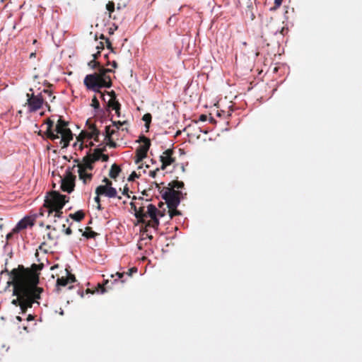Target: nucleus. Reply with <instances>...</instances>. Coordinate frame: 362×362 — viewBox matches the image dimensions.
I'll return each mask as SVG.
<instances>
[{"label": "nucleus", "mask_w": 362, "mask_h": 362, "mask_svg": "<svg viewBox=\"0 0 362 362\" xmlns=\"http://www.w3.org/2000/svg\"><path fill=\"white\" fill-rule=\"evenodd\" d=\"M53 117H58L57 124L55 125L54 129L59 132H61L65 136L68 137L71 140L74 138V134L71 130L69 127V122L66 121L62 117L59 115H53Z\"/></svg>", "instance_id": "7"}, {"label": "nucleus", "mask_w": 362, "mask_h": 362, "mask_svg": "<svg viewBox=\"0 0 362 362\" xmlns=\"http://www.w3.org/2000/svg\"><path fill=\"white\" fill-rule=\"evenodd\" d=\"M101 100L105 105L107 104V100H108L107 92H106L105 94V93L101 94Z\"/></svg>", "instance_id": "47"}, {"label": "nucleus", "mask_w": 362, "mask_h": 362, "mask_svg": "<svg viewBox=\"0 0 362 362\" xmlns=\"http://www.w3.org/2000/svg\"><path fill=\"white\" fill-rule=\"evenodd\" d=\"M79 231L82 233V235L86 239L95 238L98 233L95 232L91 228H87L85 231L82 229H79Z\"/></svg>", "instance_id": "24"}, {"label": "nucleus", "mask_w": 362, "mask_h": 362, "mask_svg": "<svg viewBox=\"0 0 362 362\" xmlns=\"http://www.w3.org/2000/svg\"><path fill=\"white\" fill-rule=\"evenodd\" d=\"M38 280L35 282L26 284V286H21V297L23 305L27 308H31L34 304L40 305L39 300L41 299V296L44 293L43 288L38 286Z\"/></svg>", "instance_id": "2"}, {"label": "nucleus", "mask_w": 362, "mask_h": 362, "mask_svg": "<svg viewBox=\"0 0 362 362\" xmlns=\"http://www.w3.org/2000/svg\"><path fill=\"white\" fill-rule=\"evenodd\" d=\"M129 205L131 206L132 210L134 212V216H135V218H142L144 216V211H143V209L138 208L136 206V204L134 202H131L129 203Z\"/></svg>", "instance_id": "25"}, {"label": "nucleus", "mask_w": 362, "mask_h": 362, "mask_svg": "<svg viewBox=\"0 0 362 362\" xmlns=\"http://www.w3.org/2000/svg\"><path fill=\"white\" fill-rule=\"evenodd\" d=\"M115 73L114 70L110 68L100 67L97 71L88 74L85 76L83 83L86 90L98 93L103 88H110L112 82L110 74Z\"/></svg>", "instance_id": "1"}, {"label": "nucleus", "mask_w": 362, "mask_h": 362, "mask_svg": "<svg viewBox=\"0 0 362 362\" xmlns=\"http://www.w3.org/2000/svg\"><path fill=\"white\" fill-rule=\"evenodd\" d=\"M113 28H107V33L110 35H112L114 34L115 31L118 29V25L115 23L112 24Z\"/></svg>", "instance_id": "37"}, {"label": "nucleus", "mask_w": 362, "mask_h": 362, "mask_svg": "<svg viewBox=\"0 0 362 362\" xmlns=\"http://www.w3.org/2000/svg\"><path fill=\"white\" fill-rule=\"evenodd\" d=\"M175 14H173L167 21V23L169 25H174L175 23V20H173V17Z\"/></svg>", "instance_id": "53"}, {"label": "nucleus", "mask_w": 362, "mask_h": 362, "mask_svg": "<svg viewBox=\"0 0 362 362\" xmlns=\"http://www.w3.org/2000/svg\"><path fill=\"white\" fill-rule=\"evenodd\" d=\"M111 278L113 279L112 281H110L111 285H109L110 281L107 280L106 281V287L107 288H112L111 286L117 283L118 281L124 284L127 281L126 273L125 272H116L114 274H111Z\"/></svg>", "instance_id": "13"}, {"label": "nucleus", "mask_w": 362, "mask_h": 362, "mask_svg": "<svg viewBox=\"0 0 362 362\" xmlns=\"http://www.w3.org/2000/svg\"><path fill=\"white\" fill-rule=\"evenodd\" d=\"M62 228H63V231L66 235H70L72 234V230L71 229L70 227H68L66 228L65 224H63Z\"/></svg>", "instance_id": "42"}, {"label": "nucleus", "mask_w": 362, "mask_h": 362, "mask_svg": "<svg viewBox=\"0 0 362 362\" xmlns=\"http://www.w3.org/2000/svg\"><path fill=\"white\" fill-rule=\"evenodd\" d=\"M199 129L200 132H202L204 134H207L210 132V129L209 128L203 129L202 127H199Z\"/></svg>", "instance_id": "58"}, {"label": "nucleus", "mask_w": 362, "mask_h": 362, "mask_svg": "<svg viewBox=\"0 0 362 362\" xmlns=\"http://www.w3.org/2000/svg\"><path fill=\"white\" fill-rule=\"evenodd\" d=\"M13 286V288L12 290V296L19 297L21 290L20 286H26L25 284H23L22 282H18L17 281H15L13 279H10L6 283V288H9L10 286Z\"/></svg>", "instance_id": "16"}, {"label": "nucleus", "mask_w": 362, "mask_h": 362, "mask_svg": "<svg viewBox=\"0 0 362 362\" xmlns=\"http://www.w3.org/2000/svg\"><path fill=\"white\" fill-rule=\"evenodd\" d=\"M100 55V51H98L96 53H94L92 54V57H93V60L96 61V59Z\"/></svg>", "instance_id": "64"}, {"label": "nucleus", "mask_w": 362, "mask_h": 362, "mask_svg": "<svg viewBox=\"0 0 362 362\" xmlns=\"http://www.w3.org/2000/svg\"><path fill=\"white\" fill-rule=\"evenodd\" d=\"M111 122L112 126L116 127V132L120 129V127L122 126V121H113L111 119Z\"/></svg>", "instance_id": "38"}, {"label": "nucleus", "mask_w": 362, "mask_h": 362, "mask_svg": "<svg viewBox=\"0 0 362 362\" xmlns=\"http://www.w3.org/2000/svg\"><path fill=\"white\" fill-rule=\"evenodd\" d=\"M116 133V130L110 126H106L103 135L105 136V140H110L112 135Z\"/></svg>", "instance_id": "26"}, {"label": "nucleus", "mask_w": 362, "mask_h": 362, "mask_svg": "<svg viewBox=\"0 0 362 362\" xmlns=\"http://www.w3.org/2000/svg\"><path fill=\"white\" fill-rule=\"evenodd\" d=\"M66 179L62 180L60 189L68 194H71L75 187L76 175L71 174V168L68 167L65 171Z\"/></svg>", "instance_id": "5"}, {"label": "nucleus", "mask_w": 362, "mask_h": 362, "mask_svg": "<svg viewBox=\"0 0 362 362\" xmlns=\"http://www.w3.org/2000/svg\"><path fill=\"white\" fill-rule=\"evenodd\" d=\"M77 173L78 174L79 179L82 180L84 185H86L87 182L92 179L93 175L88 173L81 167H78Z\"/></svg>", "instance_id": "17"}, {"label": "nucleus", "mask_w": 362, "mask_h": 362, "mask_svg": "<svg viewBox=\"0 0 362 362\" xmlns=\"http://www.w3.org/2000/svg\"><path fill=\"white\" fill-rule=\"evenodd\" d=\"M119 190H120V191H122V194L124 196L127 197V198H130V195L129 194V187L127 186V185H126L124 187L123 189H119Z\"/></svg>", "instance_id": "36"}, {"label": "nucleus", "mask_w": 362, "mask_h": 362, "mask_svg": "<svg viewBox=\"0 0 362 362\" xmlns=\"http://www.w3.org/2000/svg\"><path fill=\"white\" fill-rule=\"evenodd\" d=\"M71 267L69 264H66V267H65L66 276L71 275Z\"/></svg>", "instance_id": "55"}, {"label": "nucleus", "mask_w": 362, "mask_h": 362, "mask_svg": "<svg viewBox=\"0 0 362 362\" xmlns=\"http://www.w3.org/2000/svg\"><path fill=\"white\" fill-rule=\"evenodd\" d=\"M28 216H25L20 221L17 222L16 226L13 228V233H20L21 230L31 228L33 226V223H32L33 220L28 221Z\"/></svg>", "instance_id": "12"}, {"label": "nucleus", "mask_w": 362, "mask_h": 362, "mask_svg": "<svg viewBox=\"0 0 362 362\" xmlns=\"http://www.w3.org/2000/svg\"><path fill=\"white\" fill-rule=\"evenodd\" d=\"M107 96L108 100L106 106L110 110H115L121 107V104L117 98V94L114 90L107 91Z\"/></svg>", "instance_id": "11"}, {"label": "nucleus", "mask_w": 362, "mask_h": 362, "mask_svg": "<svg viewBox=\"0 0 362 362\" xmlns=\"http://www.w3.org/2000/svg\"><path fill=\"white\" fill-rule=\"evenodd\" d=\"M69 218H71L76 222H80L84 218V212L82 209L76 211L75 213L70 214Z\"/></svg>", "instance_id": "22"}, {"label": "nucleus", "mask_w": 362, "mask_h": 362, "mask_svg": "<svg viewBox=\"0 0 362 362\" xmlns=\"http://www.w3.org/2000/svg\"><path fill=\"white\" fill-rule=\"evenodd\" d=\"M106 191V197L107 198H117L118 199H122V197L117 194V190L115 187L112 185H109L108 189Z\"/></svg>", "instance_id": "21"}, {"label": "nucleus", "mask_w": 362, "mask_h": 362, "mask_svg": "<svg viewBox=\"0 0 362 362\" xmlns=\"http://www.w3.org/2000/svg\"><path fill=\"white\" fill-rule=\"evenodd\" d=\"M69 284V280L66 278V276H62L57 278L56 281V288L55 291L57 293H59L61 291V287H65Z\"/></svg>", "instance_id": "20"}, {"label": "nucleus", "mask_w": 362, "mask_h": 362, "mask_svg": "<svg viewBox=\"0 0 362 362\" xmlns=\"http://www.w3.org/2000/svg\"><path fill=\"white\" fill-rule=\"evenodd\" d=\"M8 264V259H5V264H4V268L1 272V274H6L10 279H13L15 281H17L18 282H21L22 280V275L20 274V272H24L26 269L24 267L23 265L20 264L17 268H14L12 270L9 271L6 265Z\"/></svg>", "instance_id": "9"}, {"label": "nucleus", "mask_w": 362, "mask_h": 362, "mask_svg": "<svg viewBox=\"0 0 362 362\" xmlns=\"http://www.w3.org/2000/svg\"><path fill=\"white\" fill-rule=\"evenodd\" d=\"M140 175L137 174L135 171L131 173V174L127 177L128 182H132L135 179L139 178Z\"/></svg>", "instance_id": "34"}, {"label": "nucleus", "mask_w": 362, "mask_h": 362, "mask_svg": "<svg viewBox=\"0 0 362 362\" xmlns=\"http://www.w3.org/2000/svg\"><path fill=\"white\" fill-rule=\"evenodd\" d=\"M108 187L109 185L107 184L100 185L95 188V193L97 195L106 197V191L107 190V189H108Z\"/></svg>", "instance_id": "27"}, {"label": "nucleus", "mask_w": 362, "mask_h": 362, "mask_svg": "<svg viewBox=\"0 0 362 362\" xmlns=\"http://www.w3.org/2000/svg\"><path fill=\"white\" fill-rule=\"evenodd\" d=\"M208 120V116L206 115H204V114H202L199 115V122H206Z\"/></svg>", "instance_id": "51"}, {"label": "nucleus", "mask_w": 362, "mask_h": 362, "mask_svg": "<svg viewBox=\"0 0 362 362\" xmlns=\"http://www.w3.org/2000/svg\"><path fill=\"white\" fill-rule=\"evenodd\" d=\"M88 66L93 70H94V71H97V70L100 68V67H103V68H107L105 65H104L103 64H102L101 62H96L95 60H90L88 62Z\"/></svg>", "instance_id": "28"}, {"label": "nucleus", "mask_w": 362, "mask_h": 362, "mask_svg": "<svg viewBox=\"0 0 362 362\" xmlns=\"http://www.w3.org/2000/svg\"><path fill=\"white\" fill-rule=\"evenodd\" d=\"M45 124L47 125V131L49 132V131H51L52 129H54V127H55V122H54V120L52 119H47Z\"/></svg>", "instance_id": "32"}, {"label": "nucleus", "mask_w": 362, "mask_h": 362, "mask_svg": "<svg viewBox=\"0 0 362 362\" xmlns=\"http://www.w3.org/2000/svg\"><path fill=\"white\" fill-rule=\"evenodd\" d=\"M90 106L93 108V110L95 113L103 112V110L100 105L99 101H98L96 95L93 96L92 100H91Z\"/></svg>", "instance_id": "23"}, {"label": "nucleus", "mask_w": 362, "mask_h": 362, "mask_svg": "<svg viewBox=\"0 0 362 362\" xmlns=\"http://www.w3.org/2000/svg\"><path fill=\"white\" fill-rule=\"evenodd\" d=\"M66 278L69 280V284H72L76 281V276L74 274L69 275L66 276Z\"/></svg>", "instance_id": "46"}, {"label": "nucleus", "mask_w": 362, "mask_h": 362, "mask_svg": "<svg viewBox=\"0 0 362 362\" xmlns=\"http://www.w3.org/2000/svg\"><path fill=\"white\" fill-rule=\"evenodd\" d=\"M106 292H107V288H104L103 287H101L100 286L95 290V293H96L98 294H104Z\"/></svg>", "instance_id": "40"}, {"label": "nucleus", "mask_w": 362, "mask_h": 362, "mask_svg": "<svg viewBox=\"0 0 362 362\" xmlns=\"http://www.w3.org/2000/svg\"><path fill=\"white\" fill-rule=\"evenodd\" d=\"M138 269L136 267H132L129 269L128 272L126 273V276H132L133 274L137 273Z\"/></svg>", "instance_id": "35"}, {"label": "nucleus", "mask_w": 362, "mask_h": 362, "mask_svg": "<svg viewBox=\"0 0 362 362\" xmlns=\"http://www.w3.org/2000/svg\"><path fill=\"white\" fill-rule=\"evenodd\" d=\"M28 221H31L33 220L32 223H33V226L35 225V221H36V219L37 218H38V214H30V215H28Z\"/></svg>", "instance_id": "39"}, {"label": "nucleus", "mask_w": 362, "mask_h": 362, "mask_svg": "<svg viewBox=\"0 0 362 362\" xmlns=\"http://www.w3.org/2000/svg\"><path fill=\"white\" fill-rule=\"evenodd\" d=\"M159 171V169L158 168H156V170H151L149 171L148 173V175L152 177V178H155L156 177V175H157V173Z\"/></svg>", "instance_id": "48"}, {"label": "nucleus", "mask_w": 362, "mask_h": 362, "mask_svg": "<svg viewBox=\"0 0 362 362\" xmlns=\"http://www.w3.org/2000/svg\"><path fill=\"white\" fill-rule=\"evenodd\" d=\"M121 107H119L118 109H116L114 111L115 112V115L117 117H122V114H121Z\"/></svg>", "instance_id": "62"}, {"label": "nucleus", "mask_w": 362, "mask_h": 362, "mask_svg": "<svg viewBox=\"0 0 362 362\" xmlns=\"http://www.w3.org/2000/svg\"><path fill=\"white\" fill-rule=\"evenodd\" d=\"M106 9L109 12V17L112 18V13L115 11V4L113 1H109L106 4Z\"/></svg>", "instance_id": "31"}, {"label": "nucleus", "mask_w": 362, "mask_h": 362, "mask_svg": "<svg viewBox=\"0 0 362 362\" xmlns=\"http://www.w3.org/2000/svg\"><path fill=\"white\" fill-rule=\"evenodd\" d=\"M160 160H164L166 164L171 165L175 162V158L172 156V151L170 149H167L164 151L163 154L160 156Z\"/></svg>", "instance_id": "18"}, {"label": "nucleus", "mask_w": 362, "mask_h": 362, "mask_svg": "<svg viewBox=\"0 0 362 362\" xmlns=\"http://www.w3.org/2000/svg\"><path fill=\"white\" fill-rule=\"evenodd\" d=\"M11 304L15 305V306H19L21 304H20V301H19V299L18 298H14L11 300Z\"/></svg>", "instance_id": "57"}, {"label": "nucleus", "mask_w": 362, "mask_h": 362, "mask_svg": "<svg viewBox=\"0 0 362 362\" xmlns=\"http://www.w3.org/2000/svg\"><path fill=\"white\" fill-rule=\"evenodd\" d=\"M86 171L92 170L93 169V165L90 163L86 162L84 167L83 168Z\"/></svg>", "instance_id": "44"}, {"label": "nucleus", "mask_w": 362, "mask_h": 362, "mask_svg": "<svg viewBox=\"0 0 362 362\" xmlns=\"http://www.w3.org/2000/svg\"><path fill=\"white\" fill-rule=\"evenodd\" d=\"M288 29L287 27H282L280 30H277L275 32V34H277V33H281L282 35H284L286 33H287Z\"/></svg>", "instance_id": "49"}, {"label": "nucleus", "mask_w": 362, "mask_h": 362, "mask_svg": "<svg viewBox=\"0 0 362 362\" xmlns=\"http://www.w3.org/2000/svg\"><path fill=\"white\" fill-rule=\"evenodd\" d=\"M122 172V168L120 166H119L116 163H113L112 165H111V168L110 169V171H109V176L112 178V179H114V180H116L120 173Z\"/></svg>", "instance_id": "19"}, {"label": "nucleus", "mask_w": 362, "mask_h": 362, "mask_svg": "<svg viewBox=\"0 0 362 362\" xmlns=\"http://www.w3.org/2000/svg\"><path fill=\"white\" fill-rule=\"evenodd\" d=\"M19 307H20V312H19V313L22 314V315H25V313H26V312L28 310V308L25 307V305H23V303H22V304H21L19 305Z\"/></svg>", "instance_id": "45"}, {"label": "nucleus", "mask_w": 362, "mask_h": 362, "mask_svg": "<svg viewBox=\"0 0 362 362\" xmlns=\"http://www.w3.org/2000/svg\"><path fill=\"white\" fill-rule=\"evenodd\" d=\"M182 211L178 210V209H177V208L171 209V211H169V216L170 218H173V216H182Z\"/></svg>", "instance_id": "33"}, {"label": "nucleus", "mask_w": 362, "mask_h": 362, "mask_svg": "<svg viewBox=\"0 0 362 362\" xmlns=\"http://www.w3.org/2000/svg\"><path fill=\"white\" fill-rule=\"evenodd\" d=\"M161 193V197L165 200L169 209L177 208L180 202V194L175 190H166Z\"/></svg>", "instance_id": "3"}, {"label": "nucleus", "mask_w": 362, "mask_h": 362, "mask_svg": "<svg viewBox=\"0 0 362 362\" xmlns=\"http://www.w3.org/2000/svg\"><path fill=\"white\" fill-rule=\"evenodd\" d=\"M142 120L145 122V127L148 129L150 127V124L152 120V115L151 113H146L142 117Z\"/></svg>", "instance_id": "30"}, {"label": "nucleus", "mask_w": 362, "mask_h": 362, "mask_svg": "<svg viewBox=\"0 0 362 362\" xmlns=\"http://www.w3.org/2000/svg\"><path fill=\"white\" fill-rule=\"evenodd\" d=\"M62 210V209H58V211L54 214L55 218H62L63 211Z\"/></svg>", "instance_id": "54"}, {"label": "nucleus", "mask_w": 362, "mask_h": 362, "mask_svg": "<svg viewBox=\"0 0 362 362\" xmlns=\"http://www.w3.org/2000/svg\"><path fill=\"white\" fill-rule=\"evenodd\" d=\"M92 134L94 137L95 138H98L99 136L101 134V132L99 129H98L97 128H93V131H92ZM95 141H98V139H95Z\"/></svg>", "instance_id": "41"}, {"label": "nucleus", "mask_w": 362, "mask_h": 362, "mask_svg": "<svg viewBox=\"0 0 362 362\" xmlns=\"http://www.w3.org/2000/svg\"><path fill=\"white\" fill-rule=\"evenodd\" d=\"M99 38L100 40H104L105 41V44H106L107 48L108 49H110V51L111 52L115 53V51H114V47L112 45V42H111V41L110 40V39L108 37L105 36L103 34H100Z\"/></svg>", "instance_id": "29"}, {"label": "nucleus", "mask_w": 362, "mask_h": 362, "mask_svg": "<svg viewBox=\"0 0 362 362\" xmlns=\"http://www.w3.org/2000/svg\"><path fill=\"white\" fill-rule=\"evenodd\" d=\"M170 189L168 190H175L178 194L182 197L186 195V193H183L182 189H184L185 184L182 181L175 180L169 183Z\"/></svg>", "instance_id": "15"}, {"label": "nucleus", "mask_w": 362, "mask_h": 362, "mask_svg": "<svg viewBox=\"0 0 362 362\" xmlns=\"http://www.w3.org/2000/svg\"><path fill=\"white\" fill-rule=\"evenodd\" d=\"M107 141L110 142V146L111 148H116L117 147V144L112 140V139L111 138L110 140H107Z\"/></svg>", "instance_id": "59"}, {"label": "nucleus", "mask_w": 362, "mask_h": 362, "mask_svg": "<svg viewBox=\"0 0 362 362\" xmlns=\"http://www.w3.org/2000/svg\"><path fill=\"white\" fill-rule=\"evenodd\" d=\"M48 136L52 141L59 140V144L62 146V148H66L71 141L68 137L65 136L61 132L57 131V129H52L51 131L47 132Z\"/></svg>", "instance_id": "8"}, {"label": "nucleus", "mask_w": 362, "mask_h": 362, "mask_svg": "<svg viewBox=\"0 0 362 362\" xmlns=\"http://www.w3.org/2000/svg\"><path fill=\"white\" fill-rule=\"evenodd\" d=\"M283 0H274V6L273 8H270V10H275L277 8H279L282 4Z\"/></svg>", "instance_id": "43"}, {"label": "nucleus", "mask_w": 362, "mask_h": 362, "mask_svg": "<svg viewBox=\"0 0 362 362\" xmlns=\"http://www.w3.org/2000/svg\"><path fill=\"white\" fill-rule=\"evenodd\" d=\"M15 233H13V229H12L11 232H9L8 233H7V234H6V240H11V239H12V238H13V234H15Z\"/></svg>", "instance_id": "56"}, {"label": "nucleus", "mask_w": 362, "mask_h": 362, "mask_svg": "<svg viewBox=\"0 0 362 362\" xmlns=\"http://www.w3.org/2000/svg\"><path fill=\"white\" fill-rule=\"evenodd\" d=\"M26 96V105L28 106V111L30 113L35 112L37 110H40L44 104H45V105L49 108L50 107L49 105L47 103H45V99L35 98V95L34 93H27Z\"/></svg>", "instance_id": "4"}, {"label": "nucleus", "mask_w": 362, "mask_h": 362, "mask_svg": "<svg viewBox=\"0 0 362 362\" xmlns=\"http://www.w3.org/2000/svg\"><path fill=\"white\" fill-rule=\"evenodd\" d=\"M142 136H145L144 134H140L138 140L136 141V142H138V143H141L142 144L141 146L144 145V144H145V141L141 138Z\"/></svg>", "instance_id": "60"}, {"label": "nucleus", "mask_w": 362, "mask_h": 362, "mask_svg": "<svg viewBox=\"0 0 362 362\" xmlns=\"http://www.w3.org/2000/svg\"><path fill=\"white\" fill-rule=\"evenodd\" d=\"M69 199V198L66 195L57 194L53 198V204L58 209H62Z\"/></svg>", "instance_id": "14"}, {"label": "nucleus", "mask_w": 362, "mask_h": 362, "mask_svg": "<svg viewBox=\"0 0 362 362\" xmlns=\"http://www.w3.org/2000/svg\"><path fill=\"white\" fill-rule=\"evenodd\" d=\"M27 321L28 322H31V321H33L35 320V317L32 314H29L28 316H27Z\"/></svg>", "instance_id": "63"}, {"label": "nucleus", "mask_w": 362, "mask_h": 362, "mask_svg": "<svg viewBox=\"0 0 362 362\" xmlns=\"http://www.w3.org/2000/svg\"><path fill=\"white\" fill-rule=\"evenodd\" d=\"M109 64L111 65L113 69H117L118 67L117 62L115 60L112 61Z\"/></svg>", "instance_id": "61"}, {"label": "nucleus", "mask_w": 362, "mask_h": 362, "mask_svg": "<svg viewBox=\"0 0 362 362\" xmlns=\"http://www.w3.org/2000/svg\"><path fill=\"white\" fill-rule=\"evenodd\" d=\"M141 138L145 141V144L143 146H139L136 150V156L134 158L136 164L140 163L147 157V153L151 145V140L146 136H142Z\"/></svg>", "instance_id": "6"}, {"label": "nucleus", "mask_w": 362, "mask_h": 362, "mask_svg": "<svg viewBox=\"0 0 362 362\" xmlns=\"http://www.w3.org/2000/svg\"><path fill=\"white\" fill-rule=\"evenodd\" d=\"M42 92L48 95V97H52V90L49 88H44Z\"/></svg>", "instance_id": "52"}, {"label": "nucleus", "mask_w": 362, "mask_h": 362, "mask_svg": "<svg viewBox=\"0 0 362 362\" xmlns=\"http://www.w3.org/2000/svg\"><path fill=\"white\" fill-rule=\"evenodd\" d=\"M147 216L149 217L156 226H159L160 218L163 217V214H160V211L154 204H149L147 206Z\"/></svg>", "instance_id": "10"}, {"label": "nucleus", "mask_w": 362, "mask_h": 362, "mask_svg": "<svg viewBox=\"0 0 362 362\" xmlns=\"http://www.w3.org/2000/svg\"><path fill=\"white\" fill-rule=\"evenodd\" d=\"M46 242H42L38 247V250H42L44 253H48V251L46 249H44V246L46 245Z\"/></svg>", "instance_id": "50"}]
</instances>
